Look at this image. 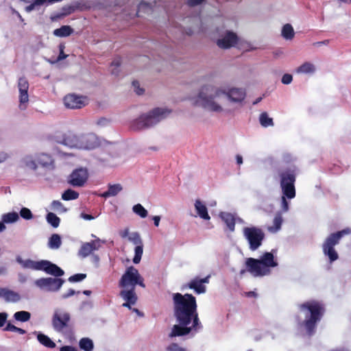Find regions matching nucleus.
I'll use <instances>...</instances> for the list:
<instances>
[{
    "mask_svg": "<svg viewBox=\"0 0 351 351\" xmlns=\"http://www.w3.org/2000/svg\"><path fill=\"white\" fill-rule=\"evenodd\" d=\"M224 94L225 88L206 84L200 88L197 96L192 98L191 101L209 112L228 113L231 110L226 104Z\"/></svg>",
    "mask_w": 351,
    "mask_h": 351,
    "instance_id": "obj_1",
    "label": "nucleus"
},
{
    "mask_svg": "<svg viewBox=\"0 0 351 351\" xmlns=\"http://www.w3.org/2000/svg\"><path fill=\"white\" fill-rule=\"evenodd\" d=\"M143 280V278L135 267L131 266L126 269L119 281V286L125 289L121 292V295L125 300L122 307H130L131 305L135 304L137 296L134 292V287L138 285L145 288Z\"/></svg>",
    "mask_w": 351,
    "mask_h": 351,
    "instance_id": "obj_2",
    "label": "nucleus"
},
{
    "mask_svg": "<svg viewBox=\"0 0 351 351\" xmlns=\"http://www.w3.org/2000/svg\"><path fill=\"white\" fill-rule=\"evenodd\" d=\"M247 271L254 277H261L269 275L270 269L278 265L272 252H265L258 259L247 258L245 261Z\"/></svg>",
    "mask_w": 351,
    "mask_h": 351,
    "instance_id": "obj_3",
    "label": "nucleus"
},
{
    "mask_svg": "<svg viewBox=\"0 0 351 351\" xmlns=\"http://www.w3.org/2000/svg\"><path fill=\"white\" fill-rule=\"evenodd\" d=\"M171 112V110L167 108H154L147 114H142L135 119L131 127L134 130H141L152 127L168 117Z\"/></svg>",
    "mask_w": 351,
    "mask_h": 351,
    "instance_id": "obj_4",
    "label": "nucleus"
},
{
    "mask_svg": "<svg viewBox=\"0 0 351 351\" xmlns=\"http://www.w3.org/2000/svg\"><path fill=\"white\" fill-rule=\"evenodd\" d=\"M280 186L283 195L281 197V206L284 212L289 210V203L286 197L293 199L295 196L294 182L295 181V173L294 169H286L280 172Z\"/></svg>",
    "mask_w": 351,
    "mask_h": 351,
    "instance_id": "obj_5",
    "label": "nucleus"
},
{
    "mask_svg": "<svg viewBox=\"0 0 351 351\" xmlns=\"http://www.w3.org/2000/svg\"><path fill=\"white\" fill-rule=\"evenodd\" d=\"M16 261L24 268L43 270L56 277L62 276L64 273L62 269L48 261H36L30 259L23 260L21 257H17Z\"/></svg>",
    "mask_w": 351,
    "mask_h": 351,
    "instance_id": "obj_6",
    "label": "nucleus"
},
{
    "mask_svg": "<svg viewBox=\"0 0 351 351\" xmlns=\"http://www.w3.org/2000/svg\"><path fill=\"white\" fill-rule=\"evenodd\" d=\"M210 38L220 49H223L236 47L239 41V37L235 32L223 28H217L211 33Z\"/></svg>",
    "mask_w": 351,
    "mask_h": 351,
    "instance_id": "obj_7",
    "label": "nucleus"
},
{
    "mask_svg": "<svg viewBox=\"0 0 351 351\" xmlns=\"http://www.w3.org/2000/svg\"><path fill=\"white\" fill-rule=\"evenodd\" d=\"M350 233L351 229L347 228L341 231L331 234L326 238L322 246L323 252L326 256H328L330 262H333L339 258L337 252L334 249V246L339 243V241L343 236L350 234Z\"/></svg>",
    "mask_w": 351,
    "mask_h": 351,
    "instance_id": "obj_8",
    "label": "nucleus"
},
{
    "mask_svg": "<svg viewBox=\"0 0 351 351\" xmlns=\"http://www.w3.org/2000/svg\"><path fill=\"white\" fill-rule=\"evenodd\" d=\"M244 238L247 241L251 250H256L262 244L265 234L263 231L257 227H245L243 229Z\"/></svg>",
    "mask_w": 351,
    "mask_h": 351,
    "instance_id": "obj_9",
    "label": "nucleus"
},
{
    "mask_svg": "<svg viewBox=\"0 0 351 351\" xmlns=\"http://www.w3.org/2000/svg\"><path fill=\"white\" fill-rule=\"evenodd\" d=\"M224 97L226 104H240L244 100L246 93L243 88L238 87H231L225 88Z\"/></svg>",
    "mask_w": 351,
    "mask_h": 351,
    "instance_id": "obj_10",
    "label": "nucleus"
},
{
    "mask_svg": "<svg viewBox=\"0 0 351 351\" xmlns=\"http://www.w3.org/2000/svg\"><path fill=\"white\" fill-rule=\"evenodd\" d=\"M64 280L60 278H44L35 281V285L45 291H58L64 284Z\"/></svg>",
    "mask_w": 351,
    "mask_h": 351,
    "instance_id": "obj_11",
    "label": "nucleus"
},
{
    "mask_svg": "<svg viewBox=\"0 0 351 351\" xmlns=\"http://www.w3.org/2000/svg\"><path fill=\"white\" fill-rule=\"evenodd\" d=\"M19 91V108L22 110L26 109L29 101V83L25 77H21L18 82Z\"/></svg>",
    "mask_w": 351,
    "mask_h": 351,
    "instance_id": "obj_12",
    "label": "nucleus"
},
{
    "mask_svg": "<svg viewBox=\"0 0 351 351\" xmlns=\"http://www.w3.org/2000/svg\"><path fill=\"white\" fill-rule=\"evenodd\" d=\"M80 149L90 150L99 146V138L93 133L80 134Z\"/></svg>",
    "mask_w": 351,
    "mask_h": 351,
    "instance_id": "obj_13",
    "label": "nucleus"
},
{
    "mask_svg": "<svg viewBox=\"0 0 351 351\" xmlns=\"http://www.w3.org/2000/svg\"><path fill=\"white\" fill-rule=\"evenodd\" d=\"M173 300L176 307H197L195 298L191 294L174 293Z\"/></svg>",
    "mask_w": 351,
    "mask_h": 351,
    "instance_id": "obj_14",
    "label": "nucleus"
},
{
    "mask_svg": "<svg viewBox=\"0 0 351 351\" xmlns=\"http://www.w3.org/2000/svg\"><path fill=\"white\" fill-rule=\"evenodd\" d=\"M64 104L68 108L77 109L85 106L87 104V99L82 96L69 94L64 97Z\"/></svg>",
    "mask_w": 351,
    "mask_h": 351,
    "instance_id": "obj_15",
    "label": "nucleus"
},
{
    "mask_svg": "<svg viewBox=\"0 0 351 351\" xmlns=\"http://www.w3.org/2000/svg\"><path fill=\"white\" fill-rule=\"evenodd\" d=\"M88 179V172L86 169L80 168L73 171L69 177V183L73 186H82Z\"/></svg>",
    "mask_w": 351,
    "mask_h": 351,
    "instance_id": "obj_16",
    "label": "nucleus"
},
{
    "mask_svg": "<svg viewBox=\"0 0 351 351\" xmlns=\"http://www.w3.org/2000/svg\"><path fill=\"white\" fill-rule=\"evenodd\" d=\"M102 243L104 241L97 238L91 242L83 243L78 252V255L83 258L88 256L93 251L99 250Z\"/></svg>",
    "mask_w": 351,
    "mask_h": 351,
    "instance_id": "obj_17",
    "label": "nucleus"
},
{
    "mask_svg": "<svg viewBox=\"0 0 351 351\" xmlns=\"http://www.w3.org/2000/svg\"><path fill=\"white\" fill-rule=\"evenodd\" d=\"M80 134L68 132L63 135L60 143L71 149H80Z\"/></svg>",
    "mask_w": 351,
    "mask_h": 351,
    "instance_id": "obj_18",
    "label": "nucleus"
},
{
    "mask_svg": "<svg viewBox=\"0 0 351 351\" xmlns=\"http://www.w3.org/2000/svg\"><path fill=\"white\" fill-rule=\"evenodd\" d=\"M38 166L47 169H53L54 168V160L52 157L43 152L36 153Z\"/></svg>",
    "mask_w": 351,
    "mask_h": 351,
    "instance_id": "obj_19",
    "label": "nucleus"
},
{
    "mask_svg": "<svg viewBox=\"0 0 351 351\" xmlns=\"http://www.w3.org/2000/svg\"><path fill=\"white\" fill-rule=\"evenodd\" d=\"M210 276H207L204 278H195L189 283V287L195 290L197 293H204L206 292V287L204 284L209 282Z\"/></svg>",
    "mask_w": 351,
    "mask_h": 351,
    "instance_id": "obj_20",
    "label": "nucleus"
},
{
    "mask_svg": "<svg viewBox=\"0 0 351 351\" xmlns=\"http://www.w3.org/2000/svg\"><path fill=\"white\" fill-rule=\"evenodd\" d=\"M20 162L21 167L25 169L36 171L38 167L35 154L24 156Z\"/></svg>",
    "mask_w": 351,
    "mask_h": 351,
    "instance_id": "obj_21",
    "label": "nucleus"
},
{
    "mask_svg": "<svg viewBox=\"0 0 351 351\" xmlns=\"http://www.w3.org/2000/svg\"><path fill=\"white\" fill-rule=\"evenodd\" d=\"M195 209L198 216L204 219L209 220L210 216L208 213L206 205L199 199H196L194 204Z\"/></svg>",
    "mask_w": 351,
    "mask_h": 351,
    "instance_id": "obj_22",
    "label": "nucleus"
},
{
    "mask_svg": "<svg viewBox=\"0 0 351 351\" xmlns=\"http://www.w3.org/2000/svg\"><path fill=\"white\" fill-rule=\"evenodd\" d=\"M123 187L120 184H109L108 191L101 193L100 196L104 198L114 197L120 193Z\"/></svg>",
    "mask_w": 351,
    "mask_h": 351,
    "instance_id": "obj_23",
    "label": "nucleus"
},
{
    "mask_svg": "<svg viewBox=\"0 0 351 351\" xmlns=\"http://www.w3.org/2000/svg\"><path fill=\"white\" fill-rule=\"evenodd\" d=\"M316 70L315 66L309 62H306L295 69L299 74H313Z\"/></svg>",
    "mask_w": 351,
    "mask_h": 351,
    "instance_id": "obj_24",
    "label": "nucleus"
},
{
    "mask_svg": "<svg viewBox=\"0 0 351 351\" xmlns=\"http://www.w3.org/2000/svg\"><path fill=\"white\" fill-rule=\"evenodd\" d=\"M1 293L2 298L8 302H16L20 299V296L18 293L5 288H1Z\"/></svg>",
    "mask_w": 351,
    "mask_h": 351,
    "instance_id": "obj_25",
    "label": "nucleus"
},
{
    "mask_svg": "<svg viewBox=\"0 0 351 351\" xmlns=\"http://www.w3.org/2000/svg\"><path fill=\"white\" fill-rule=\"evenodd\" d=\"M220 217L223 221L226 224L230 231L234 230L236 219L234 216L228 213H221Z\"/></svg>",
    "mask_w": 351,
    "mask_h": 351,
    "instance_id": "obj_26",
    "label": "nucleus"
},
{
    "mask_svg": "<svg viewBox=\"0 0 351 351\" xmlns=\"http://www.w3.org/2000/svg\"><path fill=\"white\" fill-rule=\"evenodd\" d=\"M62 244L61 237L58 234H53L49 239L48 247L52 250L58 249Z\"/></svg>",
    "mask_w": 351,
    "mask_h": 351,
    "instance_id": "obj_27",
    "label": "nucleus"
},
{
    "mask_svg": "<svg viewBox=\"0 0 351 351\" xmlns=\"http://www.w3.org/2000/svg\"><path fill=\"white\" fill-rule=\"evenodd\" d=\"M282 221L281 214L280 213H276L273 221V226L268 227V230L272 233L278 232L281 228Z\"/></svg>",
    "mask_w": 351,
    "mask_h": 351,
    "instance_id": "obj_28",
    "label": "nucleus"
},
{
    "mask_svg": "<svg viewBox=\"0 0 351 351\" xmlns=\"http://www.w3.org/2000/svg\"><path fill=\"white\" fill-rule=\"evenodd\" d=\"M1 219L5 223H15L19 219V215L16 212L8 213L1 216Z\"/></svg>",
    "mask_w": 351,
    "mask_h": 351,
    "instance_id": "obj_29",
    "label": "nucleus"
},
{
    "mask_svg": "<svg viewBox=\"0 0 351 351\" xmlns=\"http://www.w3.org/2000/svg\"><path fill=\"white\" fill-rule=\"evenodd\" d=\"M73 32V29L70 26L64 25L60 28L56 29L53 31V34L58 37H65L69 36Z\"/></svg>",
    "mask_w": 351,
    "mask_h": 351,
    "instance_id": "obj_30",
    "label": "nucleus"
},
{
    "mask_svg": "<svg viewBox=\"0 0 351 351\" xmlns=\"http://www.w3.org/2000/svg\"><path fill=\"white\" fill-rule=\"evenodd\" d=\"M295 35L293 27L290 24H286L282 27V36L286 40H291Z\"/></svg>",
    "mask_w": 351,
    "mask_h": 351,
    "instance_id": "obj_31",
    "label": "nucleus"
},
{
    "mask_svg": "<svg viewBox=\"0 0 351 351\" xmlns=\"http://www.w3.org/2000/svg\"><path fill=\"white\" fill-rule=\"evenodd\" d=\"M240 49L248 51H252L256 49V47H254L253 44L247 40L241 39L239 38V41L237 43V46Z\"/></svg>",
    "mask_w": 351,
    "mask_h": 351,
    "instance_id": "obj_32",
    "label": "nucleus"
},
{
    "mask_svg": "<svg viewBox=\"0 0 351 351\" xmlns=\"http://www.w3.org/2000/svg\"><path fill=\"white\" fill-rule=\"evenodd\" d=\"M128 240L134 244L135 247L143 244V239L138 232H131V234H130V237Z\"/></svg>",
    "mask_w": 351,
    "mask_h": 351,
    "instance_id": "obj_33",
    "label": "nucleus"
},
{
    "mask_svg": "<svg viewBox=\"0 0 351 351\" xmlns=\"http://www.w3.org/2000/svg\"><path fill=\"white\" fill-rule=\"evenodd\" d=\"M132 211L141 218H145L148 215L147 210L141 204L133 206Z\"/></svg>",
    "mask_w": 351,
    "mask_h": 351,
    "instance_id": "obj_34",
    "label": "nucleus"
},
{
    "mask_svg": "<svg viewBox=\"0 0 351 351\" xmlns=\"http://www.w3.org/2000/svg\"><path fill=\"white\" fill-rule=\"evenodd\" d=\"M47 221L53 228H58L60 224V219L53 213H49L46 216Z\"/></svg>",
    "mask_w": 351,
    "mask_h": 351,
    "instance_id": "obj_35",
    "label": "nucleus"
},
{
    "mask_svg": "<svg viewBox=\"0 0 351 351\" xmlns=\"http://www.w3.org/2000/svg\"><path fill=\"white\" fill-rule=\"evenodd\" d=\"M260 123L263 127H268L274 125L273 119L269 117L267 112H263L260 115Z\"/></svg>",
    "mask_w": 351,
    "mask_h": 351,
    "instance_id": "obj_36",
    "label": "nucleus"
},
{
    "mask_svg": "<svg viewBox=\"0 0 351 351\" xmlns=\"http://www.w3.org/2000/svg\"><path fill=\"white\" fill-rule=\"evenodd\" d=\"M134 256L133 258V263L134 264H138L141 262L143 254V244L136 246L134 247Z\"/></svg>",
    "mask_w": 351,
    "mask_h": 351,
    "instance_id": "obj_37",
    "label": "nucleus"
},
{
    "mask_svg": "<svg viewBox=\"0 0 351 351\" xmlns=\"http://www.w3.org/2000/svg\"><path fill=\"white\" fill-rule=\"evenodd\" d=\"M78 197L79 193L72 189H67L62 195V199L66 201L76 199Z\"/></svg>",
    "mask_w": 351,
    "mask_h": 351,
    "instance_id": "obj_38",
    "label": "nucleus"
},
{
    "mask_svg": "<svg viewBox=\"0 0 351 351\" xmlns=\"http://www.w3.org/2000/svg\"><path fill=\"white\" fill-rule=\"evenodd\" d=\"M51 209L60 213H64L67 211V209L62 203L58 200H54L51 202Z\"/></svg>",
    "mask_w": 351,
    "mask_h": 351,
    "instance_id": "obj_39",
    "label": "nucleus"
},
{
    "mask_svg": "<svg viewBox=\"0 0 351 351\" xmlns=\"http://www.w3.org/2000/svg\"><path fill=\"white\" fill-rule=\"evenodd\" d=\"M20 215L22 218L26 220H30L33 218V214L32 211L25 207H23L21 209Z\"/></svg>",
    "mask_w": 351,
    "mask_h": 351,
    "instance_id": "obj_40",
    "label": "nucleus"
},
{
    "mask_svg": "<svg viewBox=\"0 0 351 351\" xmlns=\"http://www.w3.org/2000/svg\"><path fill=\"white\" fill-rule=\"evenodd\" d=\"M110 121L108 119L101 117L95 121V125L99 128H103L110 125Z\"/></svg>",
    "mask_w": 351,
    "mask_h": 351,
    "instance_id": "obj_41",
    "label": "nucleus"
},
{
    "mask_svg": "<svg viewBox=\"0 0 351 351\" xmlns=\"http://www.w3.org/2000/svg\"><path fill=\"white\" fill-rule=\"evenodd\" d=\"M120 64H121V61L119 59H116L112 62L110 68H111V73L113 75H117L119 74V67Z\"/></svg>",
    "mask_w": 351,
    "mask_h": 351,
    "instance_id": "obj_42",
    "label": "nucleus"
},
{
    "mask_svg": "<svg viewBox=\"0 0 351 351\" xmlns=\"http://www.w3.org/2000/svg\"><path fill=\"white\" fill-rule=\"evenodd\" d=\"M86 275L84 274H77L69 277V280L71 282H80L86 278Z\"/></svg>",
    "mask_w": 351,
    "mask_h": 351,
    "instance_id": "obj_43",
    "label": "nucleus"
},
{
    "mask_svg": "<svg viewBox=\"0 0 351 351\" xmlns=\"http://www.w3.org/2000/svg\"><path fill=\"white\" fill-rule=\"evenodd\" d=\"M149 0H144L138 6V10L137 12L138 16H140L141 12L144 9H151V3Z\"/></svg>",
    "mask_w": 351,
    "mask_h": 351,
    "instance_id": "obj_44",
    "label": "nucleus"
},
{
    "mask_svg": "<svg viewBox=\"0 0 351 351\" xmlns=\"http://www.w3.org/2000/svg\"><path fill=\"white\" fill-rule=\"evenodd\" d=\"M293 80V77L290 74H285L282 77V82L284 84H289Z\"/></svg>",
    "mask_w": 351,
    "mask_h": 351,
    "instance_id": "obj_45",
    "label": "nucleus"
},
{
    "mask_svg": "<svg viewBox=\"0 0 351 351\" xmlns=\"http://www.w3.org/2000/svg\"><path fill=\"white\" fill-rule=\"evenodd\" d=\"M119 235L122 238H128V239L130 237V234H131V232H130V229L128 228H126L123 230H121L119 232Z\"/></svg>",
    "mask_w": 351,
    "mask_h": 351,
    "instance_id": "obj_46",
    "label": "nucleus"
},
{
    "mask_svg": "<svg viewBox=\"0 0 351 351\" xmlns=\"http://www.w3.org/2000/svg\"><path fill=\"white\" fill-rule=\"evenodd\" d=\"M33 1H33V3H31L29 5H28V6H27V7L25 8V10H26L27 12H29L32 11V10L35 8V7H36V5H42V4H43V3H38V0H33Z\"/></svg>",
    "mask_w": 351,
    "mask_h": 351,
    "instance_id": "obj_47",
    "label": "nucleus"
},
{
    "mask_svg": "<svg viewBox=\"0 0 351 351\" xmlns=\"http://www.w3.org/2000/svg\"><path fill=\"white\" fill-rule=\"evenodd\" d=\"M10 157V154L6 152H0V163L5 162Z\"/></svg>",
    "mask_w": 351,
    "mask_h": 351,
    "instance_id": "obj_48",
    "label": "nucleus"
},
{
    "mask_svg": "<svg viewBox=\"0 0 351 351\" xmlns=\"http://www.w3.org/2000/svg\"><path fill=\"white\" fill-rule=\"evenodd\" d=\"M132 86L134 88V91L136 93V94L138 95H141L143 93V89L140 88L139 86V83L138 82H134L132 83Z\"/></svg>",
    "mask_w": 351,
    "mask_h": 351,
    "instance_id": "obj_49",
    "label": "nucleus"
},
{
    "mask_svg": "<svg viewBox=\"0 0 351 351\" xmlns=\"http://www.w3.org/2000/svg\"><path fill=\"white\" fill-rule=\"evenodd\" d=\"M319 306L320 304L317 302L311 301L304 304L302 307H319Z\"/></svg>",
    "mask_w": 351,
    "mask_h": 351,
    "instance_id": "obj_50",
    "label": "nucleus"
},
{
    "mask_svg": "<svg viewBox=\"0 0 351 351\" xmlns=\"http://www.w3.org/2000/svg\"><path fill=\"white\" fill-rule=\"evenodd\" d=\"M205 0H187L188 4L191 6H195L202 3Z\"/></svg>",
    "mask_w": 351,
    "mask_h": 351,
    "instance_id": "obj_51",
    "label": "nucleus"
},
{
    "mask_svg": "<svg viewBox=\"0 0 351 351\" xmlns=\"http://www.w3.org/2000/svg\"><path fill=\"white\" fill-rule=\"evenodd\" d=\"M64 47L63 45L60 46V53L58 56V60H61L66 58V55H65L63 52Z\"/></svg>",
    "mask_w": 351,
    "mask_h": 351,
    "instance_id": "obj_52",
    "label": "nucleus"
},
{
    "mask_svg": "<svg viewBox=\"0 0 351 351\" xmlns=\"http://www.w3.org/2000/svg\"><path fill=\"white\" fill-rule=\"evenodd\" d=\"M153 220H154V225L156 227H158L159 226V223H160V216H154L153 217Z\"/></svg>",
    "mask_w": 351,
    "mask_h": 351,
    "instance_id": "obj_53",
    "label": "nucleus"
},
{
    "mask_svg": "<svg viewBox=\"0 0 351 351\" xmlns=\"http://www.w3.org/2000/svg\"><path fill=\"white\" fill-rule=\"evenodd\" d=\"M81 217L86 220H92L94 219V217L92 215L84 213H82Z\"/></svg>",
    "mask_w": 351,
    "mask_h": 351,
    "instance_id": "obj_54",
    "label": "nucleus"
},
{
    "mask_svg": "<svg viewBox=\"0 0 351 351\" xmlns=\"http://www.w3.org/2000/svg\"><path fill=\"white\" fill-rule=\"evenodd\" d=\"M236 160H237V163L238 165H241L243 163V157L242 156L238 154L236 156Z\"/></svg>",
    "mask_w": 351,
    "mask_h": 351,
    "instance_id": "obj_55",
    "label": "nucleus"
},
{
    "mask_svg": "<svg viewBox=\"0 0 351 351\" xmlns=\"http://www.w3.org/2000/svg\"><path fill=\"white\" fill-rule=\"evenodd\" d=\"M75 293V291L73 289H69L68 293L64 295V297L66 298L68 297H70Z\"/></svg>",
    "mask_w": 351,
    "mask_h": 351,
    "instance_id": "obj_56",
    "label": "nucleus"
},
{
    "mask_svg": "<svg viewBox=\"0 0 351 351\" xmlns=\"http://www.w3.org/2000/svg\"><path fill=\"white\" fill-rule=\"evenodd\" d=\"M7 273V269L5 267L0 266V275H5Z\"/></svg>",
    "mask_w": 351,
    "mask_h": 351,
    "instance_id": "obj_57",
    "label": "nucleus"
},
{
    "mask_svg": "<svg viewBox=\"0 0 351 351\" xmlns=\"http://www.w3.org/2000/svg\"><path fill=\"white\" fill-rule=\"evenodd\" d=\"M6 228L5 226L4 225V223L2 221H0V232L5 230Z\"/></svg>",
    "mask_w": 351,
    "mask_h": 351,
    "instance_id": "obj_58",
    "label": "nucleus"
},
{
    "mask_svg": "<svg viewBox=\"0 0 351 351\" xmlns=\"http://www.w3.org/2000/svg\"><path fill=\"white\" fill-rule=\"evenodd\" d=\"M246 295H247V297H252V296H256V293H255V292H254V291H250V292L246 293Z\"/></svg>",
    "mask_w": 351,
    "mask_h": 351,
    "instance_id": "obj_59",
    "label": "nucleus"
},
{
    "mask_svg": "<svg viewBox=\"0 0 351 351\" xmlns=\"http://www.w3.org/2000/svg\"><path fill=\"white\" fill-rule=\"evenodd\" d=\"M262 98L261 97H258V99H256L254 102H253V104L255 105V104H257L258 102H260L261 101Z\"/></svg>",
    "mask_w": 351,
    "mask_h": 351,
    "instance_id": "obj_60",
    "label": "nucleus"
},
{
    "mask_svg": "<svg viewBox=\"0 0 351 351\" xmlns=\"http://www.w3.org/2000/svg\"><path fill=\"white\" fill-rule=\"evenodd\" d=\"M19 280L21 282H25V278L22 276L21 275L19 276Z\"/></svg>",
    "mask_w": 351,
    "mask_h": 351,
    "instance_id": "obj_61",
    "label": "nucleus"
},
{
    "mask_svg": "<svg viewBox=\"0 0 351 351\" xmlns=\"http://www.w3.org/2000/svg\"><path fill=\"white\" fill-rule=\"evenodd\" d=\"M197 31V29H195V27H193V30H190V32H186V33L188 34H191L192 33H193L194 32Z\"/></svg>",
    "mask_w": 351,
    "mask_h": 351,
    "instance_id": "obj_62",
    "label": "nucleus"
},
{
    "mask_svg": "<svg viewBox=\"0 0 351 351\" xmlns=\"http://www.w3.org/2000/svg\"><path fill=\"white\" fill-rule=\"evenodd\" d=\"M83 293H84V294L88 295L90 294L91 292H90V291L86 290V291H84Z\"/></svg>",
    "mask_w": 351,
    "mask_h": 351,
    "instance_id": "obj_63",
    "label": "nucleus"
},
{
    "mask_svg": "<svg viewBox=\"0 0 351 351\" xmlns=\"http://www.w3.org/2000/svg\"><path fill=\"white\" fill-rule=\"evenodd\" d=\"M245 272V270H241L240 274L241 275H243Z\"/></svg>",
    "mask_w": 351,
    "mask_h": 351,
    "instance_id": "obj_64",
    "label": "nucleus"
}]
</instances>
